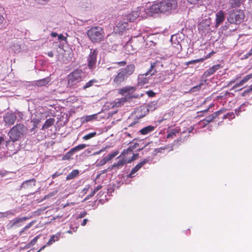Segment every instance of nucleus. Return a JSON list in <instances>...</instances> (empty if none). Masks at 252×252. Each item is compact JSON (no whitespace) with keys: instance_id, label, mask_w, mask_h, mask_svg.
<instances>
[{"instance_id":"4be33fe9","label":"nucleus","mask_w":252,"mask_h":252,"mask_svg":"<svg viewBox=\"0 0 252 252\" xmlns=\"http://www.w3.org/2000/svg\"><path fill=\"white\" fill-rule=\"evenodd\" d=\"M180 131V129L179 127H176L174 129H172L171 130L168 131V133L167 134V138H173L175 136L177 133H179Z\"/></svg>"},{"instance_id":"4c0bfd02","label":"nucleus","mask_w":252,"mask_h":252,"mask_svg":"<svg viewBox=\"0 0 252 252\" xmlns=\"http://www.w3.org/2000/svg\"><path fill=\"white\" fill-rule=\"evenodd\" d=\"M138 169L134 166L131 170V172L128 175V177L129 178H133L134 177V174L138 171Z\"/></svg>"},{"instance_id":"412c9836","label":"nucleus","mask_w":252,"mask_h":252,"mask_svg":"<svg viewBox=\"0 0 252 252\" xmlns=\"http://www.w3.org/2000/svg\"><path fill=\"white\" fill-rule=\"evenodd\" d=\"M155 129V127L152 126H148L142 128L140 131V133L142 135H146Z\"/></svg>"},{"instance_id":"052dcab7","label":"nucleus","mask_w":252,"mask_h":252,"mask_svg":"<svg viewBox=\"0 0 252 252\" xmlns=\"http://www.w3.org/2000/svg\"><path fill=\"white\" fill-rule=\"evenodd\" d=\"M214 53V52H211V53H209V54H208V55L205 57V58H204V59H205H205H208V58H210V57L211 56V55H212V54H213Z\"/></svg>"},{"instance_id":"603ef678","label":"nucleus","mask_w":252,"mask_h":252,"mask_svg":"<svg viewBox=\"0 0 252 252\" xmlns=\"http://www.w3.org/2000/svg\"><path fill=\"white\" fill-rule=\"evenodd\" d=\"M58 39L60 40H63L65 41L67 39V38L65 36H64L62 34H60L58 35Z\"/></svg>"},{"instance_id":"f704fd0d","label":"nucleus","mask_w":252,"mask_h":252,"mask_svg":"<svg viewBox=\"0 0 252 252\" xmlns=\"http://www.w3.org/2000/svg\"><path fill=\"white\" fill-rule=\"evenodd\" d=\"M204 60H205V59H203V58H200V59H199L193 60H191V61H190L188 62L187 63V65H189L190 64H194V63H199V62H202Z\"/></svg>"},{"instance_id":"c85d7f7f","label":"nucleus","mask_w":252,"mask_h":252,"mask_svg":"<svg viewBox=\"0 0 252 252\" xmlns=\"http://www.w3.org/2000/svg\"><path fill=\"white\" fill-rule=\"evenodd\" d=\"M87 147V145L85 144H81L77 145V146L72 148V151L74 152V153L76 152L79 151L80 150H83L85 149Z\"/></svg>"},{"instance_id":"a18cd8bd","label":"nucleus","mask_w":252,"mask_h":252,"mask_svg":"<svg viewBox=\"0 0 252 252\" xmlns=\"http://www.w3.org/2000/svg\"><path fill=\"white\" fill-rule=\"evenodd\" d=\"M35 222V221H32L30 222V223H29L27 225H26L24 227V230H28V229L31 228L33 225V224Z\"/></svg>"},{"instance_id":"cd10ccee","label":"nucleus","mask_w":252,"mask_h":252,"mask_svg":"<svg viewBox=\"0 0 252 252\" xmlns=\"http://www.w3.org/2000/svg\"><path fill=\"white\" fill-rule=\"evenodd\" d=\"M97 82V80L95 79H92L85 84V85L83 87V89L86 90L87 89L93 86L94 83H96Z\"/></svg>"},{"instance_id":"7c9ffc66","label":"nucleus","mask_w":252,"mask_h":252,"mask_svg":"<svg viewBox=\"0 0 252 252\" xmlns=\"http://www.w3.org/2000/svg\"><path fill=\"white\" fill-rule=\"evenodd\" d=\"M96 135V132H93L90 133L84 136L83 137V139L84 140H88L94 137Z\"/></svg>"},{"instance_id":"2f4dec72","label":"nucleus","mask_w":252,"mask_h":252,"mask_svg":"<svg viewBox=\"0 0 252 252\" xmlns=\"http://www.w3.org/2000/svg\"><path fill=\"white\" fill-rule=\"evenodd\" d=\"M188 2L191 4L201 5L204 0H187Z\"/></svg>"},{"instance_id":"c03bdc74","label":"nucleus","mask_w":252,"mask_h":252,"mask_svg":"<svg viewBox=\"0 0 252 252\" xmlns=\"http://www.w3.org/2000/svg\"><path fill=\"white\" fill-rule=\"evenodd\" d=\"M245 84V83L244 82L243 80L242 79L239 82L235 84L234 86H233V88L235 89L238 87H239L240 86H242Z\"/></svg>"},{"instance_id":"58836bf2","label":"nucleus","mask_w":252,"mask_h":252,"mask_svg":"<svg viewBox=\"0 0 252 252\" xmlns=\"http://www.w3.org/2000/svg\"><path fill=\"white\" fill-rule=\"evenodd\" d=\"M40 235H38L35 237L31 241V242L29 243V245L31 246L34 245L37 242V240L39 238Z\"/></svg>"},{"instance_id":"e2e57ef3","label":"nucleus","mask_w":252,"mask_h":252,"mask_svg":"<svg viewBox=\"0 0 252 252\" xmlns=\"http://www.w3.org/2000/svg\"><path fill=\"white\" fill-rule=\"evenodd\" d=\"M47 55L49 57L52 58L54 56V54L52 51H50L47 53Z\"/></svg>"},{"instance_id":"ddd939ff","label":"nucleus","mask_w":252,"mask_h":252,"mask_svg":"<svg viewBox=\"0 0 252 252\" xmlns=\"http://www.w3.org/2000/svg\"><path fill=\"white\" fill-rule=\"evenodd\" d=\"M221 67V65L220 64L213 65L204 72V75L206 77H209L213 74L217 70L220 69Z\"/></svg>"},{"instance_id":"20e7f679","label":"nucleus","mask_w":252,"mask_h":252,"mask_svg":"<svg viewBox=\"0 0 252 252\" xmlns=\"http://www.w3.org/2000/svg\"><path fill=\"white\" fill-rule=\"evenodd\" d=\"M28 131L27 127L23 124H19L12 127L8 132V135L12 141H18L26 134Z\"/></svg>"},{"instance_id":"6e6552de","label":"nucleus","mask_w":252,"mask_h":252,"mask_svg":"<svg viewBox=\"0 0 252 252\" xmlns=\"http://www.w3.org/2000/svg\"><path fill=\"white\" fill-rule=\"evenodd\" d=\"M98 53L97 49H91L90 54L87 57V67L92 71L96 68Z\"/></svg>"},{"instance_id":"c9c22d12","label":"nucleus","mask_w":252,"mask_h":252,"mask_svg":"<svg viewBox=\"0 0 252 252\" xmlns=\"http://www.w3.org/2000/svg\"><path fill=\"white\" fill-rule=\"evenodd\" d=\"M96 118V114H94V115H92L86 116L84 118V119L86 122H89V121H92L93 119H95Z\"/></svg>"},{"instance_id":"dca6fc26","label":"nucleus","mask_w":252,"mask_h":252,"mask_svg":"<svg viewBox=\"0 0 252 252\" xmlns=\"http://www.w3.org/2000/svg\"><path fill=\"white\" fill-rule=\"evenodd\" d=\"M225 13L222 10L219 11L216 14V26H219L225 19Z\"/></svg>"},{"instance_id":"473e14b6","label":"nucleus","mask_w":252,"mask_h":252,"mask_svg":"<svg viewBox=\"0 0 252 252\" xmlns=\"http://www.w3.org/2000/svg\"><path fill=\"white\" fill-rule=\"evenodd\" d=\"M131 155H132V156L130 158H127V159H128V160L127 161V163H130L132 161L135 160V159H136L138 158V157L139 156V154L138 153L133 154V153H132L131 154Z\"/></svg>"},{"instance_id":"a878e982","label":"nucleus","mask_w":252,"mask_h":252,"mask_svg":"<svg viewBox=\"0 0 252 252\" xmlns=\"http://www.w3.org/2000/svg\"><path fill=\"white\" fill-rule=\"evenodd\" d=\"M126 100L127 99L126 97L116 99L114 101V106L117 107H120L123 105L125 102H126Z\"/></svg>"},{"instance_id":"393cba45","label":"nucleus","mask_w":252,"mask_h":252,"mask_svg":"<svg viewBox=\"0 0 252 252\" xmlns=\"http://www.w3.org/2000/svg\"><path fill=\"white\" fill-rule=\"evenodd\" d=\"M79 174V171L78 169H74L72 171L71 173L67 175L66 177V180H72L76 177H77Z\"/></svg>"},{"instance_id":"680f3d73","label":"nucleus","mask_w":252,"mask_h":252,"mask_svg":"<svg viewBox=\"0 0 252 252\" xmlns=\"http://www.w3.org/2000/svg\"><path fill=\"white\" fill-rule=\"evenodd\" d=\"M74 204V203H73V202L67 203L65 205H64L63 207L64 208V207H66L71 205H73Z\"/></svg>"},{"instance_id":"49530a36","label":"nucleus","mask_w":252,"mask_h":252,"mask_svg":"<svg viewBox=\"0 0 252 252\" xmlns=\"http://www.w3.org/2000/svg\"><path fill=\"white\" fill-rule=\"evenodd\" d=\"M35 222V221H32L30 222V223H29L27 225H26L24 227V230H28V229L31 228L33 225V224Z\"/></svg>"},{"instance_id":"3c124183","label":"nucleus","mask_w":252,"mask_h":252,"mask_svg":"<svg viewBox=\"0 0 252 252\" xmlns=\"http://www.w3.org/2000/svg\"><path fill=\"white\" fill-rule=\"evenodd\" d=\"M55 192H51L50 193H49L47 195H46L44 197V199H47V198H49L51 197H52L53 196H54L55 195Z\"/></svg>"},{"instance_id":"b1692460","label":"nucleus","mask_w":252,"mask_h":252,"mask_svg":"<svg viewBox=\"0 0 252 252\" xmlns=\"http://www.w3.org/2000/svg\"><path fill=\"white\" fill-rule=\"evenodd\" d=\"M60 233H58L55 235H52L48 242L46 243V246H50L54 243L55 242L59 241L60 238Z\"/></svg>"},{"instance_id":"5701e85b","label":"nucleus","mask_w":252,"mask_h":252,"mask_svg":"<svg viewBox=\"0 0 252 252\" xmlns=\"http://www.w3.org/2000/svg\"><path fill=\"white\" fill-rule=\"evenodd\" d=\"M55 122V120L54 118H49L47 119L42 126L41 129L44 130L48 128L54 124Z\"/></svg>"},{"instance_id":"aec40b11","label":"nucleus","mask_w":252,"mask_h":252,"mask_svg":"<svg viewBox=\"0 0 252 252\" xmlns=\"http://www.w3.org/2000/svg\"><path fill=\"white\" fill-rule=\"evenodd\" d=\"M36 180L34 178L24 181L22 184V188L29 189L35 186Z\"/></svg>"},{"instance_id":"0e129e2a","label":"nucleus","mask_w":252,"mask_h":252,"mask_svg":"<svg viewBox=\"0 0 252 252\" xmlns=\"http://www.w3.org/2000/svg\"><path fill=\"white\" fill-rule=\"evenodd\" d=\"M106 148H107V147H106V148H103V149H101L99 151L96 152L94 154H96V155L99 154H100V153H101V152H102L104 151V150H105Z\"/></svg>"},{"instance_id":"e433bc0d","label":"nucleus","mask_w":252,"mask_h":252,"mask_svg":"<svg viewBox=\"0 0 252 252\" xmlns=\"http://www.w3.org/2000/svg\"><path fill=\"white\" fill-rule=\"evenodd\" d=\"M209 122L207 121V120L205 118L204 119L200 121L199 122V125L201 126L202 127H205L207 125L209 124Z\"/></svg>"},{"instance_id":"864d4df0","label":"nucleus","mask_w":252,"mask_h":252,"mask_svg":"<svg viewBox=\"0 0 252 252\" xmlns=\"http://www.w3.org/2000/svg\"><path fill=\"white\" fill-rule=\"evenodd\" d=\"M165 149V148L160 147L158 149H156L155 151L157 153H161L162 151Z\"/></svg>"},{"instance_id":"2eb2a0df","label":"nucleus","mask_w":252,"mask_h":252,"mask_svg":"<svg viewBox=\"0 0 252 252\" xmlns=\"http://www.w3.org/2000/svg\"><path fill=\"white\" fill-rule=\"evenodd\" d=\"M17 119L15 114L13 113L7 114L4 117V120L6 124L12 125L14 124Z\"/></svg>"},{"instance_id":"a211bd4d","label":"nucleus","mask_w":252,"mask_h":252,"mask_svg":"<svg viewBox=\"0 0 252 252\" xmlns=\"http://www.w3.org/2000/svg\"><path fill=\"white\" fill-rule=\"evenodd\" d=\"M136 90V88L132 86H126L119 90V94L124 95L126 93H132Z\"/></svg>"},{"instance_id":"39448f33","label":"nucleus","mask_w":252,"mask_h":252,"mask_svg":"<svg viewBox=\"0 0 252 252\" xmlns=\"http://www.w3.org/2000/svg\"><path fill=\"white\" fill-rule=\"evenodd\" d=\"M84 72L80 69H76L67 75L68 86L70 88L82 81L85 78Z\"/></svg>"},{"instance_id":"f257e3e1","label":"nucleus","mask_w":252,"mask_h":252,"mask_svg":"<svg viewBox=\"0 0 252 252\" xmlns=\"http://www.w3.org/2000/svg\"><path fill=\"white\" fill-rule=\"evenodd\" d=\"M135 66L133 64L127 65L121 68L111 77L110 81L115 87H120L124 84L134 72Z\"/></svg>"},{"instance_id":"bf43d9fd","label":"nucleus","mask_w":252,"mask_h":252,"mask_svg":"<svg viewBox=\"0 0 252 252\" xmlns=\"http://www.w3.org/2000/svg\"><path fill=\"white\" fill-rule=\"evenodd\" d=\"M102 188L101 186H97L94 190L95 191V192H97L99 189H100Z\"/></svg>"},{"instance_id":"de8ad7c7","label":"nucleus","mask_w":252,"mask_h":252,"mask_svg":"<svg viewBox=\"0 0 252 252\" xmlns=\"http://www.w3.org/2000/svg\"><path fill=\"white\" fill-rule=\"evenodd\" d=\"M202 85V84H200L199 85H198L196 86L192 87L191 89V91L195 92L196 91L199 90L201 89Z\"/></svg>"},{"instance_id":"69168bd1","label":"nucleus","mask_w":252,"mask_h":252,"mask_svg":"<svg viewBox=\"0 0 252 252\" xmlns=\"http://www.w3.org/2000/svg\"><path fill=\"white\" fill-rule=\"evenodd\" d=\"M51 35L52 36V37H55L56 36H58V34L57 32H52L51 33Z\"/></svg>"},{"instance_id":"f3484780","label":"nucleus","mask_w":252,"mask_h":252,"mask_svg":"<svg viewBox=\"0 0 252 252\" xmlns=\"http://www.w3.org/2000/svg\"><path fill=\"white\" fill-rule=\"evenodd\" d=\"M51 81L50 77L36 80L33 82V85L37 87H43L47 85Z\"/></svg>"},{"instance_id":"37998d69","label":"nucleus","mask_w":252,"mask_h":252,"mask_svg":"<svg viewBox=\"0 0 252 252\" xmlns=\"http://www.w3.org/2000/svg\"><path fill=\"white\" fill-rule=\"evenodd\" d=\"M251 56H252V48L249 50V51L247 54H246L244 56V57L242 58V59H247Z\"/></svg>"},{"instance_id":"7ed1b4c3","label":"nucleus","mask_w":252,"mask_h":252,"mask_svg":"<svg viewBox=\"0 0 252 252\" xmlns=\"http://www.w3.org/2000/svg\"><path fill=\"white\" fill-rule=\"evenodd\" d=\"M87 35L92 42L98 43L104 40L105 33L101 27L94 26L87 31Z\"/></svg>"},{"instance_id":"5fc2aeb1","label":"nucleus","mask_w":252,"mask_h":252,"mask_svg":"<svg viewBox=\"0 0 252 252\" xmlns=\"http://www.w3.org/2000/svg\"><path fill=\"white\" fill-rule=\"evenodd\" d=\"M87 215V213L85 211L81 212L79 215V218H82L85 217Z\"/></svg>"},{"instance_id":"ea45409f","label":"nucleus","mask_w":252,"mask_h":252,"mask_svg":"<svg viewBox=\"0 0 252 252\" xmlns=\"http://www.w3.org/2000/svg\"><path fill=\"white\" fill-rule=\"evenodd\" d=\"M252 78V73L251 74L246 75L242 79L245 84L247 83L250 79Z\"/></svg>"},{"instance_id":"6e6d98bb","label":"nucleus","mask_w":252,"mask_h":252,"mask_svg":"<svg viewBox=\"0 0 252 252\" xmlns=\"http://www.w3.org/2000/svg\"><path fill=\"white\" fill-rule=\"evenodd\" d=\"M232 115H233V113H228L226 115H224L223 119H226L228 117V116L231 117Z\"/></svg>"},{"instance_id":"8fccbe9b","label":"nucleus","mask_w":252,"mask_h":252,"mask_svg":"<svg viewBox=\"0 0 252 252\" xmlns=\"http://www.w3.org/2000/svg\"><path fill=\"white\" fill-rule=\"evenodd\" d=\"M146 94L150 97H154L156 95V93L152 90L148 91L146 92Z\"/></svg>"},{"instance_id":"c756f323","label":"nucleus","mask_w":252,"mask_h":252,"mask_svg":"<svg viewBox=\"0 0 252 252\" xmlns=\"http://www.w3.org/2000/svg\"><path fill=\"white\" fill-rule=\"evenodd\" d=\"M74 154V152L72 151V149H71L69 152L65 153L64 155L62 158L63 160H67L71 158V156Z\"/></svg>"},{"instance_id":"a19ab883","label":"nucleus","mask_w":252,"mask_h":252,"mask_svg":"<svg viewBox=\"0 0 252 252\" xmlns=\"http://www.w3.org/2000/svg\"><path fill=\"white\" fill-rule=\"evenodd\" d=\"M252 92V84L249 87V88L244 91V92L242 94V96H245L247 94L250 93Z\"/></svg>"},{"instance_id":"13d9d810","label":"nucleus","mask_w":252,"mask_h":252,"mask_svg":"<svg viewBox=\"0 0 252 252\" xmlns=\"http://www.w3.org/2000/svg\"><path fill=\"white\" fill-rule=\"evenodd\" d=\"M96 192H95V190H93L91 193L90 195H88V198H89V197H93V196H94V195L95 194Z\"/></svg>"},{"instance_id":"72a5a7b5","label":"nucleus","mask_w":252,"mask_h":252,"mask_svg":"<svg viewBox=\"0 0 252 252\" xmlns=\"http://www.w3.org/2000/svg\"><path fill=\"white\" fill-rule=\"evenodd\" d=\"M148 159H145L139 163H138L136 166L135 167L139 170L145 164L148 162Z\"/></svg>"},{"instance_id":"4468645a","label":"nucleus","mask_w":252,"mask_h":252,"mask_svg":"<svg viewBox=\"0 0 252 252\" xmlns=\"http://www.w3.org/2000/svg\"><path fill=\"white\" fill-rule=\"evenodd\" d=\"M127 26V24L126 22H119L114 29L115 33L121 34L125 31Z\"/></svg>"},{"instance_id":"79ce46f5","label":"nucleus","mask_w":252,"mask_h":252,"mask_svg":"<svg viewBox=\"0 0 252 252\" xmlns=\"http://www.w3.org/2000/svg\"><path fill=\"white\" fill-rule=\"evenodd\" d=\"M157 103L155 102H152L148 104V110H154L156 108Z\"/></svg>"},{"instance_id":"0eeeda50","label":"nucleus","mask_w":252,"mask_h":252,"mask_svg":"<svg viewBox=\"0 0 252 252\" xmlns=\"http://www.w3.org/2000/svg\"><path fill=\"white\" fill-rule=\"evenodd\" d=\"M158 63H159L158 61L151 63V67L149 70L146 73L140 74L138 76V85H144L149 82V77H147V76L149 75L150 76L153 75L157 72V71L155 68L156 67Z\"/></svg>"},{"instance_id":"1a4fd4ad","label":"nucleus","mask_w":252,"mask_h":252,"mask_svg":"<svg viewBox=\"0 0 252 252\" xmlns=\"http://www.w3.org/2000/svg\"><path fill=\"white\" fill-rule=\"evenodd\" d=\"M245 15L242 10H239L233 12L229 15L228 21L231 24H238L243 22Z\"/></svg>"},{"instance_id":"f03ea898","label":"nucleus","mask_w":252,"mask_h":252,"mask_svg":"<svg viewBox=\"0 0 252 252\" xmlns=\"http://www.w3.org/2000/svg\"><path fill=\"white\" fill-rule=\"evenodd\" d=\"M177 6L176 0H161L153 3L147 9V12L150 15L158 13L169 14Z\"/></svg>"},{"instance_id":"09e8293b","label":"nucleus","mask_w":252,"mask_h":252,"mask_svg":"<svg viewBox=\"0 0 252 252\" xmlns=\"http://www.w3.org/2000/svg\"><path fill=\"white\" fill-rule=\"evenodd\" d=\"M115 63L120 66H124L126 65V61H123L120 62H117Z\"/></svg>"},{"instance_id":"6ab92c4d","label":"nucleus","mask_w":252,"mask_h":252,"mask_svg":"<svg viewBox=\"0 0 252 252\" xmlns=\"http://www.w3.org/2000/svg\"><path fill=\"white\" fill-rule=\"evenodd\" d=\"M224 112V110L220 109L219 111H217L215 113L210 115L209 116H208L205 118L209 122V123H210L212 122H213L214 120L219 116V115H220V114L223 113Z\"/></svg>"},{"instance_id":"4d7b16f0","label":"nucleus","mask_w":252,"mask_h":252,"mask_svg":"<svg viewBox=\"0 0 252 252\" xmlns=\"http://www.w3.org/2000/svg\"><path fill=\"white\" fill-rule=\"evenodd\" d=\"M88 221V220L87 219H84L83 220V222L81 223V225L85 226L87 224Z\"/></svg>"},{"instance_id":"9d476101","label":"nucleus","mask_w":252,"mask_h":252,"mask_svg":"<svg viewBox=\"0 0 252 252\" xmlns=\"http://www.w3.org/2000/svg\"><path fill=\"white\" fill-rule=\"evenodd\" d=\"M30 218L25 217H17L10 221L8 225V228H12L14 227H20L22 225L21 223L29 220Z\"/></svg>"},{"instance_id":"423d86ee","label":"nucleus","mask_w":252,"mask_h":252,"mask_svg":"<svg viewBox=\"0 0 252 252\" xmlns=\"http://www.w3.org/2000/svg\"><path fill=\"white\" fill-rule=\"evenodd\" d=\"M136 144L133 145L132 146H129L126 150H124L121 154L120 156H119L117 158H119L121 157H122L123 158L122 159L119 160L116 163H114L112 166V169L116 167L119 168L120 167H123L125 163H127V158L126 157V155L128 154H131L133 150L136 148Z\"/></svg>"},{"instance_id":"f8f14e48","label":"nucleus","mask_w":252,"mask_h":252,"mask_svg":"<svg viewBox=\"0 0 252 252\" xmlns=\"http://www.w3.org/2000/svg\"><path fill=\"white\" fill-rule=\"evenodd\" d=\"M140 7H138L136 8L135 10L132 11L130 13L127 15V19L128 20L129 22H133L138 17L140 14Z\"/></svg>"},{"instance_id":"9b49d317","label":"nucleus","mask_w":252,"mask_h":252,"mask_svg":"<svg viewBox=\"0 0 252 252\" xmlns=\"http://www.w3.org/2000/svg\"><path fill=\"white\" fill-rule=\"evenodd\" d=\"M119 151H116L113 153H111L108 155H107L106 156H105L104 158H102L98 162V164L100 166H102L104 165L105 163H106L108 161L112 159L113 158H114L115 157H116L118 154Z\"/></svg>"},{"instance_id":"bb28decb","label":"nucleus","mask_w":252,"mask_h":252,"mask_svg":"<svg viewBox=\"0 0 252 252\" xmlns=\"http://www.w3.org/2000/svg\"><path fill=\"white\" fill-rule=\"evenodd\" d=\"M242 2V0H230L229 3L232 8L239 7Z\"/></svg>"},{"instance_id":"338daca9","label":"nucleus","mask_w":252,"mask_h":252,"mask_svg":"<svg viewBox=\"0 0 252 252\" xmlns=\"http://www.w3.org/2000/svg\"><path fill=\"white\" fill-rule=\"evenodd\" d=\"M239 78V77L237 76L234 80L231 81L230 82V84L234 83L236 81V80L238 79Z\"/></svg>"},{"instance_id":"774afa93","label":"nucleus","mask_w":252,"mask_h":252,"mask_svg":"<svg viewBox=\"0 0 252 252\" xmlns=\"http://www.w3.org/2000/svg\"><path fill=\"white\" fill-rule=\"evenodd\" d=\"M26 230H24V228L21 230L19 232V235H21L22 234H23L24 233H25V231H26Z\"/></svg>"}]
</instances>
